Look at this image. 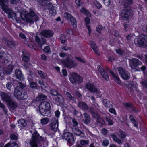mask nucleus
<instances>
[{"label":"nucleus","mask_w":147,"mask_h":147,"mask_svg":"<svg viewBox=\"0 0 147 147\" xmlns=\"http://www.w3.org/2000/svg\"><path fill=\"white\" fill-rule=\"evenodd\" d=\"M109 111L111 113H113L115 115H116V112L115 110V109L113 108H111L109 109Z\"/></svg>","instance_id":"e2e57ef3"},{"label":"nucleus","mask_w":147,"mask_h":147,"mask_svg":"<svg viewBox=\"0 0 147 147\" xmlns=\"http://www.w3.org/2000/svg\"><path fill=\"white\" fill-rule=\"evenodd\" d=\"M38 72L41 78L44 79L45 78L47 75L45 73L43 74L42 71L40 70L38 71Z\"/></svg>","instance_id":"de8ad7c7"},{"label":"nucleus","mask_w":147,"mask_h":147,"mask_svg":"<svg viewBox=\"0 0 147 147\" xmlns=\"http://www.w3.org/2000/svg\"><path fill=\"white\" fill-rule=\"evenodd\" d=\"M2 49V46L0 44V61L1 62H4V60L5 59V54L3 51H1V49Z\"/></svg>","instance_id":"473e14b6"},{"label":"nucleus","mask_w":147,"mask_h":147,"mask_svg":"<svg viewBox=\"0 0 147 147\" xmlns=\"http://www.w3.org/2000/svg\"><path fill=\"white\" fill-rule=\"evenodd\" d=\"M49 9H50L49 13L50 14L52 15H55L56 11V9L55 7L52 5V6Z\"/></svg>","instance_id":"58836bf2"},{"label":"nucleus","mask_w":147,"mask_h":147,"mask_svg":"<svg viewBox=\"0 0 147 147\" xmlns=\"http://www.w3.org/2000/svg\"><path fill=\"white\" fill-rule=\"evenodd\" d=\"M49 119L47 118H45L41 119V122L43 124H46L49 122Z\"/></svg>","instance_id":"c03bdc74"},{"label":"nucleus","mask_w":147,"mask_h":147,"mask_svg":"<svg viewBox=\"0 0 147 147\" xmlns=\"http://www.w3.org/2000/svg\"><path fill=\"white\" fill-rule=\"evenodd\" d=\"M41 1L40 4L45 9H49L52 6L51 3L50 2L49 0H41Z\"/></svg>","instance_id":"f3484780"},{"label":"nucleus","mask_w":147,"mask_h":147,"mask_svg":"<svg viewBox=\"0 0 147 147\" xmlns=\"http://www.w3.org/2000/svg\"><path fill=\"white\" fill-rule=\"evenodd\" d=\"M144 41L147 43V36L144 34H141L139 35L137 40L135 41V43L138 46L147 48V45Z\"/></svg>","instance_id":"39448f33"},{"label":"nucleus","mask_w":147,"mask_h":147,"mask_svg":"<svg viewBox=\"0 0 147 147\" xmlns=\"http://www.w3.org/2000/svg\"><path fill=\"white\" fill-rule=\"evenodd\" d=\"M9 17L13 19H15L16 22H19V19L16 16V13H11V12L9 13Z\"/></svg>","instance_id":"4c0bfd02"},{"label":"nucleus","mask_w":147,"mask_h":147,"mask_svg":"<svg viewBox=\"0 0 147 147\" xmlns=\"http://www.w3.org/2000/svg\"><path fill=\"white\" fill-rule=\"evenodd\" d=\"M105 119L106 121L108 122L109 124L110 125H112L113 124V122L109 117L106 116L105 117Z\"/></svg>","instance_id":"864d4df0"},{"label":"nucleus","mask_w":147,"mask_h":147,"mask_svg":"<svg viewBox=\"0 0 147 147\" xmlns=\"http://www.w3.org/2000/svg\"><path fill=\"white\" fill-rule=\"evenodd\" d=\"M13 67L12 65H8L4 68V71L6 74L10 75L12 72Z\"/></svg>","instance_id":"5701e85b"},{"label":"nucleus","mask_w":147,"mask_h":147,"mask_svg":"<svg viewBox=\"0 0 147 147\" xmlns=\"http://www.w3.org/2000/svg\"><path fill=\"white\" fill-rule=\"evenodd\" d=\"M30 87L33 89L36 88L37 85L36 83L34 82H31L30 83Z\"/></svg>","instance_id":"8fccbe9b"},{"label":"nucleus","mask_w":147,"mask_h":147,"mask_svg":"<svg viewBox=\"0 0 147 147\" xmlns=\"http://www.w3.org/2000/svg\"><path fill=\"white\" fill-rule=\"evenodd\" d=\"M18 125L22 127H25L27 124L25 121L23 119H20L18 121Z\"/></svg>","instance_id":"72a5a7b5"},{"label":"nucleus","mask_w":147,"mask_h":147,"mask_svg":"<svg viewBox=\"0 0 147 147\" xmlns=\"http://www.w3.org/2000/svg\"><path fill=\"white\" fill-rule=\"evenodd\" d=\"M20 7H15L14 8V12L19 13L20 18L23 20H26L27 22L32 23L34 21H37L38 20V17L36 15L34 12L33 11H30L27 14L24 13V12L21 13L20 11Z\"/></svg>","instance_id":"f03ea898"},{"label":"nucleus","mask_w":147,"mask_h":147,"mask_svg":"<svg viewBox=\"0 0 147 147\" xmlns=\"http://www.w3.org/2000/svg\"><path fill=\"white\" fill-rule=\"evenodd\" d=\"M119 2L121 5L124 6L123 9L121 11L120 13V16L121 18L126 20L131 18L133 16L132 11L127 5L132 4L133 3L132 0H119Z\"/></svg>","instance_id":"f257e3e1"},{"label":"nucleus","mask_w":147,"mask_h":147,"mask_svg":"<svg viewBox=\"0 0 147 147\" xmlns=\"http://www.w3.org/2000/svg\"><path fill=\"white\" fill-rule=\"evenodd\" d=\"M40 34L45 37L51 38L53 36V32L51 30H44L40 32Z\"/></svg>","instance_id":"a211bd4d"},{"label":"nucleus","mask_w":147,"mask_h":147,"mask_svg":"<svg viewBox=\"0 0 147 147\" xmlns=\"http://www.w3.org/2000/svg\"><path fill=\"white\" fill-rule=\"evenodd\" d=\"M0 107H1L3 109V110L4 112L5 113V114L8 115L7 112L8 111L5 108V106L3 103L0 104Z\"/></svg>","instance_id":"37998d69"},{"label":"nucleus","mask_w":147,"mask_h":147,"mask_svg":"<svg viewBox=\"0 0 147 147\" xmlns=\"http://www.w3.org/2000/svg\"><path fill=\"white\" fill-rule=\"evenodd\" d=\"M49 126L50 129L53 131L54 132H56L58 129V118L55 117L53 118L51 121V122Z\"/></svg>","instance_id":"1a4fd4ad"},{"label":"nucleus","mask_w":147,"mask_h":147,"mask_svg":"<svg viewBox=\"0 0 147 147\" xmlns=\"http://www.w3.org/2000/svg\"><path fill=\"white\" fill-rule=\"evenodd\" d=\"M119 136L120 138L122 139H124L126 137V135L121 130H119Z\"/></svg>","instance_id":"a19ab883"},{"label":"nucleus","mask_w":147,"mask_h":147,"mask_svg":"<svg viewBox=\"0 0 147 147\" xmlns=\"http://www.w3.org/2000/svg\"><path fill=\"white\" fill-rule=\"evenodd\" d=\"M43 50L45 52L47 53H48L49 51L50 48L49 46H46L43 49Z\"/></svg>","instance_id":"bf43d9fd"},{"label":"nucleus","mask_w":147,"mask_h":147,"mask_svg":"<svg viewBox=\"0 0 147 147\" xmlns=\"http://www.w3.org/2000/svg\"><path fill=\"white\" fill-rule=\"evenodd\" d=\"M116 53L120 55H123L124 52L120 49H116Z\"/></svg>","instance_id":"13d9d810"},{"label":"nucleus","mask_w":147,"mask_h":147,"mask_svg":"<svg viewBox=\"0 0 147 147\" xmlns=\"http://www.w3.org/2000/svg\"><path fill=\"white\" fill-rule=\"evenodd\" d=\"M23 57H22V61L25 62H27L29 59V55L28 54L24 53V51L22 52Z\"/></svg>","instance_id":"2f4dec72"},{"label":"nucleus","mask_w":147,"mask_h":147,"mask_svg":"<svg viewBox=\"0 0 147 147\" xmlns=\"http://www.w3.org/2000/svg\"><path fill=\"white\" fill-rule=\"evenodd\" d=\"M47 96L45 95L40 94H38L36 98L37 101H42L47 99Z\"/></svg>","instance_id":"c9c22d12"},{"label":"nucleus","mask_w":147,"mask_h":147,"mask_svg":"<svg viewBox=\"0 0 147 147\" xmlns=\"http://www.w3.org/2000/svg\"><path fill=\"white\" fill-rule=\"evenodd\" d=\"M15 74L17 79L20 80L23 79V75L21 71L19 69L15 71Z\"/></svg>","instance_id":"b1692460"},{"label":"nucleus","mask_w":147,"mask_h":147,"mask_svg":"<svg viewBox=\"0 0 147 147\" xmlns=\"http://www.w3.org/2000/svg\"><path fill=\"white\" fill-rule=\"evenodd\" d=\"M90 43L91 47L95 52V53L99 55V54L98 52V49L96 43L93 41H90Z\"/></svg>","instance_id":"cd10ccee"},{"label":"nucleus","mask_w":147,"mask_h":147,"mask_svg":"<svg viewBox=\"0 0 147 147\" xmlns=\"http://www.w3.org/2000/svg\"><path fill=\"white\" fill-rule=\"evenodd\" d=\"M75 3L78 6H81L82 5V2L81 0H76Z\"/></svg>","instance_id":"0e129e2a"},{"label":"nucleus","mask_w":147,"mask_h":147,"mask_svg":"<svg viewBox=\"0 0 147 147\" xmlns=\"http://www.w3.org/2000/svg\"><path fill=\"white\" fill-rule=\"evenodd\" d=\"M8 2V0H0V6L5 12H7L9 10Z\"/></svg>","instance_id":"f8f14e48"},{"label":"nucleus","mask_w":147,"mask_h":147,"mask_svg":"<svg viewBox=\"0 0 147 147\" xmlns=\"http://www.w3.org/2000/svg\"><path fill=\"white\" fill-rule=\"evenodd\" d=\"M95 118H96V122L98 124H99L100 126H102V125H104L105 122L104 120L101 118L100 116L98 115L97 116H96Z\"/></svg>","instance_id":"c85d7f7f"},{"label":"nucleus","mask_w":147,"mask_h":147,"mask_svg":"<svg viewBox=\"0 0 147 147\" xmlns=\"http://www.w3.org/2000/svg\"><path fill=\"white\" fill-rule=\"evenodd\" d=\"M71 56L69 55L65 59L62 61L61 62L67 67L71 68L76 67V63L71 59Z\"/></svg>","instance_id":"423d86ee"},{"label":"nucleus","mask_w":147,"mask_h":147,"mask_svg":"<svg viewBox=\"0 0 147 147\" xmlns=\"http://www.w3.org/2000/svg\"><path fill=\"white\" fill-rule=\"evenodd\" d=\"M17 144L15 142H13L11 144L10 143V147L17 146Z\"/></svg>","instance_id":"774afa93"},{"label":"nucleus","mask_w":147,"mask_h":147,"mask_svg":"<svg viewBox=\"0 0 147 147\" xmlns=\"http://www.w3.org/2000/svg\"><path fill=\"white\" fill-rule=\"evenodd\" d=\"M124 105L127 109L130 110L131 108H132V105L130 103H123Z\"/></svg>","instance_id":"49530a36"},{"label":"nucleus","mask_w":147,"mask_h":147,"mask_svg":"<svg viewBox=\"0 0 147 147\" xmlns=\"http://www.w3.org/2000/svg\"><path fill=\"white\" fill-rule=\"evenodd\" d=\"M10 138L12 140H17L18 138L17 136L13 134H11L10 136Z\"/></svg>","instance_id":"603ef678"},{"label":"nucleus","mask_w":147,"mask_h":147,"mask_svg":"<svg viewBox=\"0 0 147 147\" xmlns=\"http://www.w3.org/2000/svg\"><path fill=\"white\" fill-rule=\"evenodd\" d=\"M0 96L2 100L8 103L12 100L7 94L0 92Z\"/></svg>","instance_id":"4468645a"},{"label":"nucleus","mask_w":147,"mask_h":147,"mask_svg":"<svg viewBox=\"0 0 147 147\" xmlns=\"http://www.w3.org/2000/svg\"><path fill=\"white\" fill-rule=\"evenodd\" d=\"M129 62L130 66L132 68L142 64V63L140 61L135 58L129 59Z\"/></svg>","instance_id":"ddd939ff"},{"label":"nucleus","mask_w":147,"mask_h":147,"mask_svg":"<svg viewBox=\"0 0 147 147\" xmlns=\"http://www.w3.org/2000/svg\"><path fill=\"white\" fill-rule=\"evenodd\" d=\"M75 134L80 136L81 137H84V134L83 132L82 131L79 129L75 128L73 130Z\"/></svg>","instance_id":"a878e982"},{"label":"nucleus","mask_w":147,"mask_h":147,"mask_svg":"<svg viewBox=\"0 0 147 147\" xmlns=\"http://www.w3.org/2000/svg\"><path fill=\"white\" fill-rule=\"evenodd\" d=\"M13 79L12 78L9 77L8 78L6 79V82H7L6 84V87L9 90H10L13 84L12 83Z\"/></svg>","instance_id":"393cba45"},{"label":"nucleus","mask_w":147,"mask_h":147,"mask_svg":"<svg viewBox=\"0 0 147 147\" xmlns=\"http://www.w3.org/2000/svg\"><path fill=\"white\" fill-rule=\"evenodd\" d=\"M12 4H17L19 3L20 0H10Z\"/></svg>","instance_id":"338daca9"},{"label":"nucleus","mask_w":147,"mask_h":147,"mask_svg":"<svg viewBox=\"0 0 147 147\" xmlns=\"http://www.w3.org/2000/svg\"><path fill=\"white\" fill-rule=\"evenodd\" d=\"M19 35V37L22 39H25L26 38L25 35L22 32L20 33Z\"/></svg>","instance_id":"4d7b16f0"},{"label":"nucleus","mask_w":147,"mask_h":147,"mask_svg":"<svg viewBox=\"0 0 147 147\" xmlns=\"http://www.w3.org/2000/svg\"><path fill=\"white\" fill-rule=\"evenodd\" d=\"M89 142L88 140H81L80 144L82 145L85 146L88 144Z\"/></svg>","instance_id":"3c124183"},{"label":"nucleus","mask_w":147,"mask_h":147,"mask_svg":"<svg viewBox=\"0 0 147 147\" xmlns=\"http://www.w3.org/2000/svg\"><path fill=\"white\" fill-rule=\"evenodd\" d=\"M39 136L38 133L36 132L32 134V136L29 142L31 147H38L39 144Z\"/></svg>","instance_id":"0eeeda50"},{"label":"nucleus","mask_w":147,"mask_h":147,"mask_svg":"<svg viewBox=\"0 0 147 147\" xmlns=\"http://www.w3.org/2000/svg\"><path fill=\"white\" fill-rule=\"evenodd\" d=\"M86 88L92 93H98L96 86L91 83H88L86 85Z\"/></svg>","instance_id":"2eb2a0df"},{"label":"nucleus","mask_w":147,"mask_h":147,"mask_svg":"<svg viewBox=\"0 0 147 147\" xmlns=\"http://www.w3.org/2000/svg\"><path fill=\"white\" fill-rule=\"evenodd\" d=\"M98 70L102 76L105 80L108 81L109 80V77L107 73L100 65L98 66Z\"/></svg>","instance_id":"6ab92c4d"},{"label":"nucleus","mask_w":147,"mask_h":147,"mask_svg":"<svg viewBox=\"0 0 147 147\" xmlns=\"http://www.w3.org/2000/svg\"><path fill=\"white\" fill-rule=\"evenodd\" d=\"M60 39L62 43H64L66 41V38L65 36L63 35H61L60 37Z\"/></svg>","instance_id":"09e8293b"},{"label":"nucleus","mask_w":147,"mask_h":147,"mask_svg":"<svg viewBox=\"0 0 147 147\" xmlns=\"http://www.w3.org/2000/svg\"><path fill=\"white\" fill-rule=\"evenodd\" d=\"M82 121L85 124L89 123L91 120V118L89 114L86 113H84L82 116Z\"/></svg>","instance_id":"412c9836"},{"label":"nucleus","mask_w":147,"mask_h":147,"mask_svg":"<svg viewBox=\"0 0 147 147\" xmlns=\"http://www.w3.org/2000/svg\"><path fill=\"white\" fill-rule=\"evenodd\" d=\"M31 64L28 63H24L23 65L25 68L26 69H28L31 66Z\"/></svg>","instance_id":"680f3d73"},{"label":"nucleus","mask_w":147,"mask_h":147,"mask_svg":"<svg viewBox=\"0 0 147 147\" xmlns=\"http://www.w3.org/2000/svg\"><path fill=\"white\" fill-rule=\"evenodd\" d=\"M103 2L105 5L108 6L109 5L110 1L109 0H104Z\"/></svg>","instance_id":"052dcab7"},{"label":"nucleus","mask_w":147,"mask_h":147,"mask_svg":"<svg viewBox=\"0 0 147 147\" xmlns=\"http://www.w3.org/2000/svg\"><path fill=\"white\" fill-rule=\"evenodd\" d=\"M108 72L114 78L115 81L118 84L121 83V81L120 80L119 78L116 75L114 74L112 71L109 69L108 70Z\"/></svg>","instance_id":"bb28decb"},{"label":"nucleus","mask_w":147,"mask_h":147,"mask_svg":"<svg viewBox=\"0 0 147 147\" xmlns=\"http://www.w3.org/2000/svg\"><path fill=\"white\" fill-rule=\"evenodd\" d=\"M66 95L69 98V99L71 100H74V98L72 97L70 93L67 92L66 93Z\"/></svg>","instance_id":"69168bd1"},{"label":"nucleus","mask_w":147,"mask_h":147,"mask_svg":"<svg viewBox=\"0 0 147 147\" xmlns=\"http://www.w3.org/2000/svg\"><path fill=\"white\" fill-rule=\"evenodd\" d=\"M78 106L82 109L87 110L88 108V106L87 104L83 102H79Z\"/></svg>","instance_id":"c756f323"},{"label":"nucleus","mask_w":147,"mask_h":147,"mask_svg":"<svg viewBox=\"0 0 147 147\" xmlns=\"http://www.w3.org/2000/svg\"><path fill=\"white\" fill-rule=\"evenodd\" d=\"M51 106L49 103L47 102L41 103L39 106V111L42 115L48 116L50 112Z\"/></svg>","instance_id":"20e7f679"},{"label":"nucleus","mask_w":147,"mask_h":147,"mask_svg":"<svg viewBox=\"0 0 147 147\" xmlns=\"http://www.w3.org/2000/svg\"><path fill=\"white\" fill-rule=\"evenodd\" d=\"M117 69L119 74L123 79L126 80L130 78V75L129 73L127 72L123 68L121 67H118Z\"/></svg>","instance_id":"9b49d317"},{"label":"nucleus","mask_w":147,"mask_h":147,"mask_svg":"<svg viewBox=\"0 0 147 147\" xmlns=\"http://www.w3.org/2000/svg\"><path fill=\"white\" fill-rule=\"evenodd\" d=\"M50 94L53 96H57L59 94L57 92L55 89H52L50 91Z\"/></svg>","instance_id":"a18cd8bd"},{"label":"nucleus","mask_w":147,"mask_h":147,"mask_svg":"<svg viewBox=\"0 0 147 147\" xmlns=\"http://www.w3.org/2000/svg\"><path fill=\"white\" fill-rule=\"evenodd\" d=\"M102 144L103 146H107L109 144V141L107 140H105L103 141Z\"/></svg>","instance_id":"5fc2aeb1"},{"label":"nucleus","mask_w":147,"mask_h":147,"mask_svg":"<svg viewBox=\"0 0 147 147\" xmlns=\"http://www.w3.org/2000/svg\"><path fill=\"white\" fill-rule=\"evenodd\" d=\"M80 11L81 13L84 14H86V15L88 16H90V13L84 8H82L81 9Z\"/></svg>","instance_id":"79ce46f5"},{"label":"nucleus","mask_w":147,"mask_h":147,"mask_svg":"<svg viewBox=\"0 0 147 147\" xmlns=\"http://www.w3.org/2000/svg\"><path fill=\"white\" fill-rule=\"evenodd\" d=\"M103 29V27L101 25H98L96 28V30L98 32L100 33V32Z\"/></svg>","instance_id":"6e6d98bb"},{"label":"nucleus","mask_w":147,"mask_h":147,"mask_svg":"<svg viewBox=\"0 0 147 147\" xmlns=\"http://www.w3.org/2000/svg\"><path fill=\"white\" fill-rule=\"evenodd\" d=\"M35 40L38 43L41 49H42V46L45 43V42L44 39L42 37L40 38L39 36H35Z\"/></svg>","instance_id":"4be33fe9"},{"label":"nucleus","mask_w":147,"mask_h":147,"mask_svg":"<svg viewBox=\"0 0 147 147\" xmlns=\"http://www.w3.org/2000/svg\"><path fill=\"white\" fill-rule=\"evenodd\" d=\"M63 139H65L70 144H73L75 141L73 135L69 132H65L63 134L62 136Z\"/></svg>","instance_id":"9d476101"},{"label":"nucleus","mask_w":147,"mask_h":147,"mask_svg":"<svg viewBox=\"0 0 147 147\" xmlns=\"http://www.w3.org/2000/svg\"><path fill=\"white\" fill-rule=\"evenodd\" d=\"M64 17L67 18L68 20H69L72 26L75 27L76 26V22L75 19L71 14L65 13H64Z\"/></svg>","instance_id":"dca6fc26"},{"label":"nucleus","mask_w":147,"mask_h":147,"mask_svg":"<svg viewBox=\"0 0 147 147\" xmlns=\"http://www.w3.org/2000/svg\"><path fill=\"white\" fill-rule=\"evenodd\" d=\"M7 45L10 48H13L16 45V43L13 41H7Z\"/></svg>","instance_id":"ea45409f"},{"label":"nucleus","mask_w":147,"mask_h":147,"mask_svg":"<svg viewBox=\"0 0 147 147\" xmlns=\"http://www.w3.org/2000/svg\"><path fill=\"white\" fill-rule=\"evenodd\" d=\"M18 85L15 89L14 93V96L18 99H26L28 97L27 93L23 90L24 88L26 86L20 82H18Z\"/></svg>","instance_id":"7ed1b4c3"},{"label":"nucleus","mask_w":147,"mask_h":147,"mask_svg":"<svg viewBox=\"0 0 147 147\" xmlns=\"http://www.w3.org/2000/svg\"><path fill=\"white\" fill-rule=\"evenodd\" d=\"M102 103L107 108L113 107L112 102L107 99H104L102 101Z\"/></svg>","instance_id":"7c9ffc66"},{"label":"nucleus","mask_w":147,"mask_h":147,"mask_svg":"<svg viewBox=\"0 0 147 147\" xmlns=\"http://www.w3.org/2000/svg\"><path fill=\"white\" fill-rule=\"evenodd\" d=\"M88 111L91 113L92 116L94 117H95L96 116H97L98 115V113L92 107L90 108Z\"/></svg>","instance_id":"e433bc0d"},{"label":"nucleus","mask_w":147,"mask_h":147,"mask_svg":"<svg viewBox=\"0 0 147 147\" xmlns=\"http://www.w3.org/2000/svg\"><path fill=\"white\" fill-rule=\"evenodd\" d=\"M9 105L10 108L13 110H14L17 107V103L16 102H14L12 100L11 101L9 102L8 103Z\"/></svg>","instance_id":"f704fd0d"},{"label":"nucleus","mask_w":147,"mask_h":147,"mask_svg":"<svg viewBox=\"0 0 147 147\" xmlns=\"http://www.w3.org/2000/svg\"><path fill=\"white\" fill-rule=\"evenodd\" d=\"M69 79L74 84L76 83H80L82 82V78L75 73H73L71 74Z\"/></svg>","instance_id":"6e6552de"},{"label":"nucleus","mask_w":147,"mask_h":147,"mask_svg":"<svg viewBox=\"0 0 147 147\" xmlns=\"http://www.w3.org/2000/svg\"><path fill=\"white\" fill-rule=\"evenodd\" d=\"M55 102L58 105L61 106L64 104V100L63 96L59 94L55 98Z\"/></svg>","instance_id":"aec40b11"}]
</instances>
